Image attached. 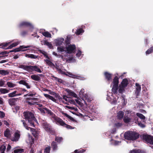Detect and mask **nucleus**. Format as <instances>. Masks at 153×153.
<instances>
[{
    "label": "nucleus",
    "mask_w": 153,
    "mask_h": 153,
    "mask_svg": "<svg viewBox=\"0 0 153 153\" xmlns=\"http://www.w3.org/2000/svg\"><path fill=\"white\" fill-rule=\"evenodd\" d=\"M119 83L118 78L116 76L112 83V91L114 93L108 92L107 93V100L110 101L111 103L115 104L117 102V99H118V97L116 96L117 94V90L118 88V85Z\"/></svg>",
    "instance_id": "f257e3e1"
},
{
    "label": "nucleus",
    "mask_w": 153,
    "mask_h": 153,
    "mask_svg": "<svg viewBox=\"0 0 153 153\" xmlns=\"http://www.w3.org/2000/svg\"><path fill=\"white\" fill-rule=\"evenodd\" d=\"M85 92L84 89H81L79 92V96L82 97V100L80 101L77 99H76L75 101L79 105H82L84 104L87 105L88 103L90 102L91 101V100L89 99L88 95L85 94L84 95Z\"/></svg>",
    "instance_id": "f03ea898"
},
{
    "label": "nucleus",
    "mask_w": 153,
    "mask_h": 153,
    "mask_svg": "<svg viewBox=\"0 0 153 153\" xmlns=\"http://www.w3.org/2000/svg\"><path fill=\"white\" fill-rule=\"evenodd\" d=\"M23 115L25 120L28 121L30 126L35 127L34 122L37 123V121L35 118L33 114L29 111L25 112L23 113Z\"/></svg>",
    "instance_id": "7ed1b4c3"
},
{
    "label": "nucleus",
    "mask_w": 153,
    "mask_h": 153,
    "mask_svg": "<svg viewBox=\"0 0 153 153\" xmlns=\"http://www.w3.org/2000/svg\"><path fill=\"white\" fill-rule=\"evenodd\" d=\"M124 135L125 139L131 140H135L138 138L139 136L138 133L131 131L126 132Z\"/></svg>",
    "instance_id": "20e7f679"
},
{
    "label": "nucleus",
    "mask_w": 153,
    "mask_h": 153,
    "mask_svg": "<svg viewBox=\"0 0 153 153\" xmlns=\"http://www.w3.org/2000/svg\"><path fill=\"white\" fill-rule=\"evenodd\" d=\"M76 48V46L74 45H70L66 48V53L64 54L65 57H68L69 59L72 58L74 59V60L71 62H75V59L72 56H71L70 54L74 52Z\"/></svg>",
    "instance_id": "39448f33"
},
{
    "label": "nucleus",
    "mask_w": 153,
    "mask_h": 153,
    "mask_svg": "<svg viewBox=\"0 0 153 153\" xmlns=\"http://www.w3.org/2000/svg\"><path fill=\"white\" fill-rule=\"evenodd\" d=\"M13 41L14 40H13L9 42H7L6 43H1L0 44V46H1L0 48L5 49H10L12 48L13 47L16 46L21 42V41H19L17 40H15L14 42L10 45L8 47H6L8 45H9L11 43L13 42Z\"/></svg>",
    "instance_id": "423d86ee"
},
{
    "label": "nucleus",
    "mask_w": 153,
    "mask_h": 153,
    "mask_svg": "<svg viewBox=\"0 0 153 153\" xmlns=\"http://www.w3.org/2000/svg\"><path fill=\"white\" fill-rule=\"evenodd\" d=\"M57 124L65 127L68 129H73L74 127L66 124L64 121L60 118L57 117L53 120Z\"/></svg>",
    "instance_id": "0eeeda50"
},
{
    "label": "nucleus",
    "mask_w": 153,
    "mask_h": 153,
    "mask_svg": "<svg viewBox=\"0 0 153 153\" xmlns=\"http://www.w3.org/2000/svg\"><path fill=\"white\" fill-rule=\"evenodd\" d=\"M65 75L70 77L80 80H85L86 79V78L85 76H82L79 74H75L70 72H67L66 74H65Z\"/></svg>",
    "instance_id": "6e6552de"
},
{
    "label": "nucleus",
    "mask_w": 153,
    "mask_h": 153,
    "mask_svg": "<svg viewBox=\"0 0 153 153\" xmlns=\"http://www.w3.org/2000/svg\"><path fill=\"white\" fill-rule=\"evenodd\" d=\"M128 84V80L126 79H124L122 82L118 87V91L120 93H123L125 91V88Z\"/></svg>",
    "instance_id": "1a4fd4ad"
},
{
    "label": "nucleus",
    "mask_w": 153,
    "mask_h": 153,
    "mask_svg": "<svg viewBox=\"0 0 153 153\" xmlns=\"http://www.w3.org/2000/svg\"><path fill=\"white\" fill-rule=\"evenodd\" d=\"M52 54L53 55L55 56L57 58H61L63 61L67 62H71L74 60V59L72 58L69 59L68 58V57H65L64 54L63 55H62L58 54L57 53H56L55 52H53L52 53Z\"/></svg>",
    "instance_id": "9d476101"
},
{
    "label": "nucleus",
    "mask_w": 153,
    "mask_h": 153,
    "mask_svg": "<svg viewBox=\"0 0 153 153\" xmlns=\"http://www.w3.org/2000/svg\"><path fill=\"white\" fill-rule=\"evenodd\" d=\"M22 122L23 125V126L27 130H30L32 134L35 137H36L38 135V133L36 131L35 129L30 128V127H28L27 126L26 123H25L24 120H22Z\"/></svg>",
    "instance_id": "9b49d317"
},
{
    "label": "nucleus",
    "mask_w": 153,
    "mask_h": 153,
    "mask_svg": "<svg viewBox=\"0 0 153 153\" xmlns=\"http://www.w3.org/2000/svg\"><path fill=\"white\" fill-rule=\"evenodd\" d=\"M143 140L147 143L153 144V137L148 135L143 134L142 136Z\"/></svg>",
    "instance_id": "f8f14e48"
},
{
    "label": "nucleus",
    "mask_w": 153,
    "mask_h": 153,
    "mask_svg": "<svg viewBox=\"0 0 153 153\" xmlns=\"http://www.w3.org/2000/svg\"><path fill=\"white\" fill-rule=\"evenodd\" d=\"M42 124L43 127L45 131L49 133L51 132V126L49 124H48L44 121H43V122H42Z\"/></svg>",
    "instance_id": "ddd939ff"
},
{
    "label": "nucleus",
    "mask_w": 153,
    "mask_h": 153,
    "mask_svg": "<svg viewBox=\"0 0 153 153\" xmlns=\"http://www.w3.org/2000/svg\"><path fill=\"white\" fill-rule=\"evenodd\" d=\"M20 132L17 131L14 133L13 136L10 138L11 140L13 141H17L20 138Z\"/></svg>",
    "instance_id": "4468645a"
},
{
    "label": "nucleus",
    "mask_w": 153,
    "mask_h": 153,
    "mask_svg": "<svg viewBox=\"0 0 153 153\" xmlns=\"http://www.w3.org/2000/svg\"><path fill=\"white\" fill-rule=\"evenodd\" d=\"M64 39L62 38H58L54 40V43L56 46H60L63 43Z\"/></svg>",
    "instance_id": "2eb2a0df"
},
{
    "label": "nucleus",
    "mask_w": 153,
    "mask_h": 153,
    "mask_svg": "<svg viewBox=\"0 0 153 153\" xmlns=\"http://www.w3.org/2000/svg\"><path fill=\"white\" fill-rule=\"evenodd\" d=\"M23 93H19L18 91H15L12 92L8 94V96L9 97H16L22 95Z\"/></svg>",
    "instance_id": "dca6fc26"
},
{
    "label": "nucleus",
    "mask_w": 153,
    "mask_h": 153,
    "mask_svg": "<svg viewBox=\"0 0 153 153\" xmlns=\"http://www.w3.org/2000/svg\"><path fill=\"white\" fill-rule=\"evenodd\" d=\"M19 26L20 27H22V26H30L31 28H33V25H32L31 23L30 22L25 21H24L21 22L19 24Z\"/></svg>",
    "instance_id": "f3484780"
},
{
    "label": "nucleus",
    "mask_w": 153,
    "mask_h": 153,
    "mask_svg": "<svg viewBox=\"0 0 153 153\" xmlns=\"http://www.w3.org/2000/svg\"><path fill=\"white\" fill-rule=\"evenodd\" d=\"M35 71L39 73L42 72V71L39 68L36 66H29L28 71Z\"/></svg>",
    "instance_id": "a211bd4d"
},
{
    "label": "nucleus",
    "mask_w": 153,
    "mask_h": 153,
    "mask_svg": "<svg viewBox=\"0 0 153 153\" xmlns=\"http://www.w3.org/2000/svg\"><path fill=\"white\" fill-rule=\"evenodd\" d=\"M32 47L31 46H20L19 47L17 48L18 52L19 51H25L29 50L27 49L28 48Z\"/></svg>",
    "instance_id": "6ab92c4d"
},
{
    "label": "nucleus",
    "mask_w": 153,
    "mask_h": 153,
    "mask_svg": "<svg viewBox=\"0 0 153 153\" xmlns=\"http://www.w3.org/2000/svg\"><path fill=\"white\" fill-rule=\"evenodd\" d=\"M12 132L8 129H7L4 131V135L5 137L8 138H11Z\"/></svg>",
    "instance_id": "aec40b11"
},
{
    "label": "nucleus",
    "mask_w": 153,
    "mask_h": 153,
    "mask_svg": "<svg viewBox=\"0 0 153 153\" xmlns=\"http://www.w3.org/2000/svg\"><path fill=\"white\" fill-rule=\"evenodd\" d=\"M45 110L46 113L51 116V119L53 121L57 117L51 111L48 109H45Z\"/></svg>",
    "instance_id": "412c9836"
},
{
    "label": "nucleus",
    "mask_w": 153,
    "mask_h": 153,
    "mask_svg": "<svg viewBox=\"0 0 153 153\" xmlns=\"http://www.w3.org/2000/svg\"><path fill=\"white\" fill-rule=\"evenodd\" d=\"M105 78L108 82H110L111 80L112 74L108 72H105L104 73Z\"/></svg>",
    "instance_id": "4be33fe9"
},
{
    "label": "nucleus",
    "mask_w": 153,
    "mask_h": 153,
    "mask_svg": "<svg viewBox=\"0 0 153 153\" xmlns=\"http://www.w3.org/2000/svg\"><path fill=\"white\" fill-rule=\"evenodd\" d=\"M76 56L79 59H81L83 56V54L80 49L78 48L76 52Z\"/></svg>",
    "instance_id": "5701e85b"
},
{
    "label": "nucleus",
    "mask_w": 153,
    "mask_h": 153,
    "mask_svg": "<svg viewBox=\"0 0 153 153\" xmlns=\"http://www.w3.org/2000/svg\"><path fill=\"white\" fill-rule=\"evenodd\" d=\"M19 83L20 84H22L25 86L27 88H30V86L27 82V81L21 80L19 82Z\"/></svg>",
    "instance_id": "b1692460"
},
{
    "label": "nucleus",
    "mask_w": 153,
    "mask_h": 153,
    "mask_svg": "<svg viewBox=\"0 0 153 153\" xmlns=\"http://www.w3.org/2000/svg\"><path fill=\"white\" fill-rule=\"evenodd\" d=\"M44 61L45 62L46 64L49 66L52 67H55V65L51 62L50 59H44Z\"/></svg>",
    "instance_id": "393cba45"
},
{
    "label": "nucleus",
    "mask_w": 153,
    "mask_h": 153,
    "mask_svg": "<svg viewBox=\"0 0 153 153\" xmlns=\"http://www.w3.org/2000/svg\"><path fill=\"white\" fill-rule=\"evenodd\" d=\"M33 100H37V98H28L27 99V101L26 102L29 105H33L35 104V102L33 101H29Z\"/></svg>",
    "instance_id": "a878e982"
},
{
    "label": "nucleus",
    "mask_w": 153,
    "mask_h": 153,
    "mask_svg": "<svg viewBox=\"0 0 153 153\" xmlns=\"http://www.w3.org/2000/svg\"><path fill=\"white\" fill-rule=\"evenodd\" d=\"M136 86V94L137 96H138L139 95V92L141 91V86L139 84L136 83L135 84Z\"/></svg>",
    "instance_id": "bb28decb"
},
{
    "label": "nucleus",
    "mask_w": 153,
    "mask_h": 153,
    "mask_svg": "<svg viewBox=\"0 0 153 153\" xmlns=\"http://www.w3.org/2000/svg\"><path fill=\"white\" fill-rule=\"evenodd\" d=\"M84 32V30L82 28H79L77 29L75 33L77 35H82Z\"/></svg>",
    "instance_id": "cd10ccee"
},
{
    "label": "nucleus",
    "mask_w": 153,
    "mask_h": 153,
    "mask_svg": "<svg viewBox=\"0 0 153 153\" xmlns=\"http://www.w3.org/2000/svg\"><path fill=\"white\" fill-rule=\"evenodd\" d=\"M123 112L122 111H119L117 113V118L118 119L120 120L123 118Z\"/></svg>",
    "instance_id": "c85d7f7f"
},
{
    "label": "nucleus",
    "mask_w": 153,
    "mask_h": 153,
    "mask_svg": "<svg viewBox=\"0 0 153 153\" xmlns=\"http://www.w3.org/2000/svg\"><path fill=\"white\" fill-rule=\"evenodd\" d=\"M26 141L27 143L30 144H33L34 143L33 139L32 136L29 135H28V139L26 140Z\"/></svg>",
    "instance_id": "c756f323"
},
{
    "label": "nucleus",
    "mask_w": 153,
    "mask_h": 153,
    "mask_svg": "<svg viewBox=\"0 0 153 153\" xmlns=\"http://www.w3.org/2000/svg\"><path fill=\"white\" fill-rule=\"evenodd\" d=\"M66 91L68 93L69 95L73 96L75 98L77 97V94L73 91L68 89H66Z\"/></svg>",
    "instance_id": "7c9ffc66"
},
{
    "label": "nucleus",
    "mask_w": 153,
    "mask_h": 153,
    "mask_svg": "<svg viewBox=\"0 0 153 153\" xmlns=\"http://www.w3.org/2000/svg\"><path fill=\"white\" fill-rule=\"evenodd\" d=\"M44 96L47 98H48L50 100H51L52 101L56 102H57V100L53 97L48 94H44Z\"/></svg>",
    "instance_id": "2f4dec72"
},
{
    "label": "nucleus",
    "mask_w": 153,
    "mask_h": 153,
    "mask_svg": "<svg viewBox=\"0 0 153 153\" xmlns=\"http://www.w3.org/2000/svg\"><path fill=\"white\" fill-rule=\"evenodd\" d=\"M18 68H22L25 70L28 71L29 66H26L24 65H17Z\"/></svg>",
    "instance_id": "473e14b6"
},
{
    "label": "nucleus",
    "mask_w": 153,
    "mask_h": 153,
    "mask_svg": "<svg viewBox=\"0 0 153 153\" xmlns=\"http://www.w3.org/2000/svg\"><path fill=\"white\" fill-rule=\"evenodd\" d=\"M9 71L8 70H0V74L2 76H5L8 74Z\"/></svg>",
    "instance_id": "72a5a7b5"
},
{
    "label": "nucleus",
    "mask_w": 153,
    "mask_h": 153,
    "mask_svg": "<svg viewBox=\"0 0 153 153\" xmlns=\"http://www.w3.org/2000/svg\"><path fill=\"white\" fill-rule=\"evenodd\" d=\"M57 51L59 52H66L65 48L63 46H59L57 48Z\"/></svg>",
    "instance_id": "f704fd0d"
},
{
    "label": "nucleus",
    "mask_w": 153,
    "mask_h": 153,
    "mask_svg": "<svg viewBox=\"0 0 153 153\" xmlns=\"http://www.w3.org/2000/svg\"><path fill=\"white\" fill-rule=\"evenodd\" d=\"M16 101L15 98H11L8 100V102L10 105L12 106L15 105Z\"/></svg>",
    "instance_id": "c9c22d12"
},
{
    "label": "nucleus",
    "mask_w": 153,
    "mask_h": 153,
    "mask_svg": "<svg viewBox=\"0 0 153 153\" xmlns=\"http://www.w3.org/2000/svg\"><path fill=\"white\" fill-rule=\"evenodd\" d=\"M7 86L10 88H13L16 86L15 84L10 82H7Z\"/></svg>",
    "instance_id": "e433bc0d"
},
{
    "label": "nucleus",
    "mask_w": 153,
    "mask_h": 153,
    "mask_svg": "<svg viewBox=\"0 0 153 153\" xmlns=\"http://www.w3.org/2000/svg\"><path fill=\"white\" fill-rule=\"evenodd\" d=\"M31 79L35 81H39L40 79V77L38 75H34L31 76Z\"/></svg>",
    "instance_id": "4c0bfd02"
},
{
    "label": "nucleus",
    "mask_w": 153,
    "mask_h": 153,
    "mask_svg": "<svg viewBox=\"0 0 153 153\" xmlns=\"http://www.w3.org/2000/svg\"><path fill=\"white\" fill-rule=\"evenodd\" d=\"M42 34L45 37L48 38H51V35L49 32L45 31L42 33Z\"/></svg>",
    "instance_id": "58836bf2"
},
{
    "label": "nucleus",
    "mask_w": 153,
    "mask_h": 153,
    "mask_svg": "<svg viewBox=\"0 0 153 153\" xmlns=\"http://www.w3.org/2000/svg\"><path fill=\"white\" fill-rule=\"evenodd\" d=\"M9 90L4 88H0V92L2 94H5L9 92Z\"/></svg>",
    "instance_id": "ea45409f"
},
{
    "label": "nucleus",
    "mask_w": 153,
    "mask_h": 153,
    "mask_svg": "<svg viewBox=\"0 0 153 153\" xmlns=\"http://www.w3.org/2000/svg\"><path fill=\"white\" fill-rule=\"evenodd\" d=\"M153 52V46L147 50L146 52V55H148Z\"/></svg>",
    "instance_id": "a19ab883"
},
{
    "label": "nucleus",
    "mask_w": 153,
    "mask_h": 153,
    "mask_svg": "<svg viewBox=\"0 0 153 153\" xmlns=\"http://www.w3.org/2000/svg\"><path fill=\"white\" fill-rule=\"evenodd\" d=\"M33 28H31L29 29L28 31H23L21 33V35L22 36H24L28 34L29 31L32 32V29Z\"/></svg>",
    "instance_id": "79ce46f5"
},
{
    "label": "nucleus",
    "mask_w": 153,
    "mask_h": 153,
    "mask_svg": "<svg viewBox=\"0 0 153 153\" xmlns=\"http://www.w3.org/2000/svg\"><path fill=\"white\" fill-rule=\"evenodd\" d=\"M6 149V146L4 145H2L0 147V153H4Z\"/></svg>",
    "instance_id": "37998d69"
},
{
    "label": "nucleus",
    "mask_w": 153,
    "mask_h": 153,
    "mask_svg": "<svg viewBox=\"0 0 153 153\" xmlns=\"http://www.w3.org/2000/svg\"><path fill=\"white\" fill-rule=\"evenodd\" d=\"M129 153H143V152L140 150H133L131 151Z\"/></svg>",
    "instance_id": "c03bdc74"
},
{
    "label": "nucleus",
    "mask_w": 153,
    "mask_h": 153,
    "mask_svg": "<svg viewBox=\"0 0 153 153\" xmlns=\"http://www.w3.org/2000/svg\"><path fill=\"white\" fill-rule=\"evenodd\" d=\"M23 151V149H17L14 151V153H21Z\"/></svg>",
    "instance_id": "a18cd8bd"
},
{
    "label": "nucleus",
    "mask_w": 153,
    "mask_h": 153,
    "mask_svg": "<svg viewBox=\"0 0 153 153\" xmlns=\"http://www.w3.org/2000/svg\"><path fill=\"white\" fill-rule=\"evenodd\" d=\"M53 150H55L57 149V147L56 143L54 142H53L51 144Z\"/></svg>",
    "instance_id": "49530a36"
},
{
    "label": "nucleus",
    "mask_w": 153,
    "mask_h": 153,
    "mask_svg": "<svg viewBox=\"0 0 153 153\" xmlns=\"http://www.w3.org/2000/svg\"><path fill=\"white\" fill-rule=\"evenodd\" d=\"M137 115L141 119L144 120L145 118V117L144 116H143L142 114L140 113H137Z\"/></svg>",
    "instance_id": "de8ad7c7"
},
{
    "label": "nucleus",
    "mask_w": 153,
    "mask_h": 153,
    "mask_svg": "<svg viewBox=\"0 0 153 153\" xmlns=\"http://www.w3.org/2000/svg\"><path fill=\"white\" fill-rule=\"evenodd\" d=\"M123 120L125 123H128L130 121L131 119L128 117H125L123 119Z\"/></svg>",
    "instance_id": "09e8293b"
},
{
    "label": "nucleus",
    "mask_w": 153,
    "mask_h": 153,
    "mask_svg": "<svg viewBox=\"0 0 153 153\" xmlns=\"http://www.w3.org/2000/svg\"><path fill=\"white\" fill-rule=\"evenodd\" d=\"M50 146L47 147L45 149L44 153H49L50 152Z\"/></svg>",
    "instance_id": "8fccbe9b"
},
{
    "label": "nucleus",
    "mask_w": 153,
    "mask_h": 153,
    "mask_svg": "<svg viewBox=\"0 0 153 153\" xmlns=\"http://www.w3.org/2000/svg\"><path fill=\"white\" fill-rule=\"evenodd\" d=\"M46 45L48 46V47L50 49H52L53 48V46L51 42H49L47 41Z\"/></svg>",
    "instance_id": "3c124183"
},
{
    "label": "nucleus",
    "mask_w": 153,
    "mask_h": 153,
    "mask_svg": "<svg viewBox=\"0 0 153 153\" xmlns=\"http://www.w3.org/2000/svg\"><path fill=\"white\" fill-rule=\"evenodd\" d=\"M55 140L57 142L60 143L62 141V138L61 137H56Z\"/></svg>",
    "instance_id": "603ef678"
},
{
    "label": "nucleus",
    "mask_w": 153,
    "mask_h": 153,
    "mask_svg": "<svg viewBox=\"0 0 153 153\" xmlns=\"http://www.w3.org/2000/svg\"><path fill=\"white\" fill-rule=\"evenodd\" d=\"M18 91L19 93H22L23 94L24 92H25L26 91V90L24 88H19V89H18Z\"/></svg>",
    "instance_id": "864d4df0"
},
{
    "label": "nucleus",
    "mask_w": 153,
    "mask_h": 153,
    "mask_svg": "<svg viewBox=\"0 0 153 153\" xmlns=\"http://www.w3.org/2000/svg\"><path fill=\"white\" fill-rule=\"evenodd\" d=\"M48 91L49 92V93L51 95L55 96L56 97L57 96V94L49 90H48Z\"/></svg>",
    "instance_id": "5fc2aeb1"
},
{
    "label": "nucleus",
    "mask_w": 153,
    "mask_h": 153,
    "mask_svg": "<svg viewBox=\"0 0 153 153\" xmlns=\"http://www.w3.org/2000/svg\"><path fill=\"white\" fill-rule=\"evenodd\" d=\"M5 83V81L2 79H0V87H2L4 86Z\"/></svg>",
    "instance_id": "6e6d98bb"
},
{
    "label": "nucleus",
    "mask_w": 153,
    "mask_h": 153,
    "mask_svg": "<svg viewBox=\"0 0 153 153\" xmlns=\"http://www.w3.org/2000/svg\"><path fill=\"white\" fill-rule=\"evenodd\" d=\"M45 109H47V108H39V110L41 112L42 114H44L45 113H46L45 111Z\"/></svg>",
    "instance_id": "4d7b16f0"
},
{
    "label": "nucleus",
    "mask_w": 153,
    "mask_h": 153,
    "mask_svg": "<svg viewBox=\"0 0 153 153\" xmlns=\"http://www.w3.org/2000/svg\"><path fill=\"white\" fill-rule=\"evenodd\" d=\"M85 151V150L83 149L79 151L78 150H76L74 151V153H81Z\"/></svg>",
    "instance_id": "13d9d810"
},
{
    "label": "nucleus",
    "mask_w": 153,
    "mask_h": 153,
    "mask_svg": "<svg viewBox=\"0 0 153 153\" xmlns=\"http://www.w3.org/2000/svg\"><path fill=\"white\" fill-rule=\"evenodd\" d=\"M113 142L112 143L114 145H117L119 144L120 143V142H119L118 141H117L115 140H112Z\"/></svg>",
    "instance_id": "bf43d9fd"
},
{
    "label": "nucleus",
    "mask_w": 153,
    "mask_h": 153,
    "mask_svg": "<svg viewBox=\"0 0 153 153\" xmlns=\"http://www.w3.org/2000/svg\"><path fill=\"white\" fill-rule=\"evenodd\" d=\"M70 40V36H68L66 37V40H65V42L66 44H68L69 43Z\"/></svg>",
    "instance_id": "052dcab7"
},
{
    "label": "nucleus",
    "mask_w": 153,
    "mask_h": 153,
    "mask_svg": "<svg viewBox=\"0 0 153 153\" xmlns=\"http://www.w3.org/2000/svg\"><path fill=\"white\" fill-rule=\"evenodd\" d=\"M37 57L38 56H36L32 54H30V58H31L35 59L37 58Z\"/></svg>",
    "instance_id": "680f3d73"
},
{
    "label": "nucleus",
    "mask_w": 153,
    "mask_h": 153,
    "mask_svg": "<svg viewBox=\"0 0 153 153\" xmlns=\"http://www.w3.org/2000/svg\"><path fill=\"white\" fill-rule=\"evenodd\" d=\"M5 116V114L3 112L0 111V117L3 118Z\"/></svg>",
    "instance_id": "e2e57ef3"
},
{
    "label": "nucleus",
    "mask_w": 153,
    "mask_h": 153,
    "mask_svg": "<svg viewBox=\"0 0 153 153\" xmlns=\"http://www.w3.org/2000/svg\"><path fill=\"white\" fill-rule=\"evenodd\" d=\"M42 54L44 55L45 57L47 58L46 59H50L49 57L48 56L46 52H44L42 53Z\"/></svg>",
    "instance_id": "0e129e2a"
},
{
    "label": "nucleus",
    "mask_w": 153,
    "mask_h": 153,
    "mask_svg": "<svg viewBox=\"0 0 153 153\" xmlns=\"http://www.w3.org/2000/svg\"><path fill=\"white\" fill-rule=\"evenodd\" d=\"M47 41L45 40L41 41V43L42 45H46Z\"/></svg>",
    "instance_id": "69168bd1"
},
{
    "label": "nucleus",
    "mask_w": 153,
    "mask_h": 153,
    "mask_svg": "<svg viewBox=\"0 0 153 153\" xmlns=\"http://www.w3.org/2000/svg\"><path fill=\"white\" fill-rule=\"evenodd\" d=\"M58 71L59 74H64L65 75V74H66V73H65L64 71H62L60 69H58Z\"/></svg>",
    "instance_id": "338daca9"
},
{
    "label": "nucleus",
    "mask_w": 153,
    "mask_h": 153,
    "mask_svg": "<svg viewBox=\"0 0 153 153\" xmlns=\"http://www.w3.org/2000/svg\"><path fill=\"white\" fill-rule=\"evenodd\" d=\"M125 113L126 114H130V113H131L130 114H134V113L133 112H131V111H130V110H127L126 111Z\"/></svg>",
    "instance_id": "774afa93"
}]
</instances>
